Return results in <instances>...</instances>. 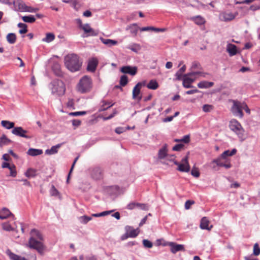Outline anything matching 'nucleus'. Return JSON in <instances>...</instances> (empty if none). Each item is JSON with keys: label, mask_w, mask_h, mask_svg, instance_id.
Segmentation results:
<instances>
[{"label": "nucleus", "mask_w": 260, "mask_h": 260, "mask_svg": "<svg viewBox=\"0 0 260 260\" xmlns=\"http://www.w3.org/2000/svg\"><path fill=\"white\" fill-rule=\"evenodd\" d=\"M132 51L137 53L140 50V46L137 44H134L128 47Z\"/></svg>", "instance_id": "a18cd8bd"}, {"label": "nucleus", "mask_w": 260, "mask_h": 260, "mask_svg": "<svg viewBox=\"0 0 260 260\" xmlns=\"http://www.w3.org/2000/svg\"><path fill=\"white\" fill-rule=\"evenodd\" d=\"M168 151V145L167 144H165L158 150L157 154L158 159H165L167 156H169Z\"/></svg>", "instance_id": "4468645a"}, {"label": "nucleus", "mask_w": 260, "mask_h": 260, "mask_svg": "<svg viewBox=\"0 0 260 260\" xmlns=\"http://www.w3.org/2000/svg\"><path fill=\"white\" fill-rule=\"evenodd\" d=\"M27 153L29 155L35 156L42 154L43 150L39 149L29 148Z\"/></svg>", "instance_id": "c756f323"}, {"label": "nucleus", "mask_w": 260, "mask_h": 260, "mask_svg": "<svg viewBox=\"0 0 260 260\" xmlns=\"http://www.w3.org/2000/svg\"><path fill=\"white\" fill-rule=\"evenodd\" d=\"M226 50L231 56L235 55L237 53V48L234 44H228Z\"/></svg>", "instance_id": "5701e85b"}, {"label": "nucleus", "mask_w": 260, "mask_h": 260, "mask_svg": "<svg viewBox=\"0 0 260 260\" xmlns=\"http://www.w3.org/2000/svg\"><path fill=\"white\" fill-rule=\"evenodd\" d=\"M170 247V251L173 254H175L179 251H184L185 250L184 245L178 244L174 242H172Z\"/></svg>", "instance_id": "9d476101"}, {"label": "nucleus", "mask_w": 260, "mask_h": 260, "mask_svg": "<svg viewBox=\"0 0 260 260\" xmlns=\"http://www.w3.org/2000/svg\"><path fill=\"white\" fill-rule=\"evenodd\" d=\"M229 127L232 131L237 135L241 141L245 139V130L237 120L236 119H231L229 122Z\"/></svg>", "instance_id": "7ed1b4c3"}, {"label": "nucleus", "mask_w": 260, "mask_h": 260, "mask_svg": "<svg viewBox=\"0 0 260 260\" xmlns=\"http://www.w3.org/2000/svg\"><path fill=\"white\" fill-rule=\"evenodd\" d=\"M190 19L193 21L194 23L198 25H204L206 22L204 18L200 15L192 17Z\"/></svg>", "instance_id": "412c9836"}, {"label": "nucleus", "mask_w": 260, "mask_h": 260, "mask_svg": "<svg viewBox=\"0 0 260 260\" xmlns=\"http://www.w3.org/2000/svg\"><path fill=\"white\" fill-rule=\"evenodd\" d=\"M125 230L128 233V235L130 238H135L139 234V232H138L137 230L134 229L132 226L129 225L125 226Z\"/></svg>", "instance_id": "6ab92c4d"}, {"label": "nucleus", "mask_w": 260, "mask_h": 260, "mask_svg": "<svg viewBox=\"0 0 260 260\" xmlns=\"http://www.w3.org/2000/svg\"><path fill=\"white\" fill-rule=\"evenodd\" d=\"M66 68L72 72L79 71L82 66V62L79 61V56L75 54L67 55L64 58Z\"/></svg>", "instance_id": "f257e3e1"}, {"label": "nucleus", "mask_w": 260, "mask_h": 260, "mask_svg": "<svg viewBox=\"0 0 260 260\" xmlns=\"http://www.w3.org/2000/svg\"><path fill=\"white\" fill-rule=\"evenodd\" d=\"M79 156H77V157L75 158V159H74V162H73V164H72V166H71V169H70V170L69 173V174H68V178H67V182H69V178H70V175H71V173H72V171H73V169H74V166H75V164H76V161H77V160H78V158H79Z\"/></svg>", "instance_id": "864d4df0"}, {"label": "nucleus", "mask_w": 260, "mask_h": 260, "mask_svg": "<svg viewBox=\"0 0 260 260\" xmlns=\"http://www.w3.org/2000/svg\"><path fill=\"white\" fill-rule=\"evenodd\" d=\"M158 83L155 80H151L147 84V87L148 89L152 90H155L158 87Z\"/></svg>", "instance_id": "f704fd0d"}, {"label": "nucleus", "mask_w": 260, "mask_h": 260, "mask_svg": "<svg viewBox=\"0 0 260 260\" xmlns=\"http://www.w3.org/2000/svg\"><path fill=\"white\" fill-rule=\"evenodd\" d=\"M186 70V66H183L175 74L176 77L175 80L180 81L182 79L183 76L182 73H184Z\"/></svg>", "instance_id": "bb28decb"}, {"label": "nucleus", "mask_w": 260, "mask_h": 260, "mask_svg": "<svg viewBox=\"0 0 260 260\" xmlns=\"http://www.w3.org/2000/svg\"><path fill=\"white\" fill-rule=\"evenodd\" d=\"M7 41L10 44H14L16 41V35L14 33H9L7 35Z\"/></svg>", "instance_id": "c9c22d12"}, {"label": "nucleus", "mask_w": 260, "mask_h": 260, "mask_svg": "<svg viewBox=\"0 0 260 260\" xmlns=\"http://www.w3.org/2000/svg\"><path fill=\"white\" fill-rule=\"evenodd\" d=\"M17 11L25 12L27 6L22 0H14L13 4Z\"/></svg>", "instance_id": "9b49d317"}, {"label": "nucleus", "mask_w": 260, "mask_h": 260, "mask_svg": "<svg viewBox=\"0 0 260 260\" xmlns=\"http://www.w3.org/2000/svg\"><path fill=\"white\" fill-rule=\"evenodd\" d=\"M214 85V83L212 82H208L206 81H201L198 84V86L200 88H208Z\"/></svg>", "instance_id": "c85d7f7f"}, {"label": "nucleus", "mask_w": 260, "mask_h": 260, "mask_svg": "<svg viewBox=\"0 0 260 260\" xmlns=\"http://www.w3.org/2000/svg\"><path fill=\"white\" fill-rule=\"evenodd\" d=\"M191 174L195 177H199L200 174L198 169L193 167L191 171Z\"/></svg>", "instance_id": "6e6d98bb"}, {"label": "nucleus", "mask_w": 260, "mask_h": 260, "mask_svg": "<svg viewBox=\"0 0 260 260\" xmlns=\"http://www.w3.org/2000/svg\"><path fill=\"white\" fill-rule=\"evenodd\" d=\"M9 169L10 171V175L13 177H16L17 175V172L16 171L15 166L14 165H12V166Z\"/></svg>", "instance_id": "3c124183"}, {"label": "nucleus", "mask_w": 260, "mask_h": 260, "mask_svg": "<svg viewBox=\"0 0 260 260\" xmlns=\"http://www.w3.org/2000/svg\"><path fill=\"white\" fill-rule=\"evenodd\" d=\"M81 121L78 119H74L72 120V124L75 126H79L80 125Z\"/></svg>", "instance_id": "0e129e2a"}, {"label": "nucleus", "mask_w": 260, "mask_h": 260, "mask_svg": "<svg viewBox=\"0 0 260 260\" xmlns=\"http://www.w3.org/2000/svg\"><path fill=\"white\" fill-rule=\"evenodd\" d=\"M52 70L56 76L59 77L62 76V72L60 69V66L58 64H54L52 67Z\"/></svg>", "instance_id": "a19ab883"}, {"label": "nucleus", "mask_w": 260, "mask_h": 260, "mask_svg": "<svg viewBox=\"0 0 260 260\" xmlns=\"http://www.w3.org/2000/svg\"><path fill=\"white\" fill-rule=\"evenodd\" d=\"M237 150L236 148H234L232 150V151H230L229 150L224 151L221 155L220 158L222 159H225L228 156H231L235 155Z\"/></svg>", "instance_id": "a878e982"}, {"label": "nucleus", "mask_w": 260, "mask_h": 260, "mask_svg": "<svg viewBox=\"0 0 260 260\" xmlns=\"http://www.w3.org/2000/svg\"><path fill=\"white\" fill-rule=\"evenodd\" d=\"M55 39V35L52 33H47L46 37L42 39V41L45 42L49 43L53 41Z\"/></svg>", "instance_id": "58836bf2"}, {"label": "nucleus", "mask_w": 260, "mask_h": 260, "mask_svg": "<svg viewBox=\"0 0 260 260\" xmlns=\"http://www.w3.org/2000/svg\"><path fill=\"white\" fill-rule=\"evenodd\" d=\"M184 145L182 144H176L172 148L173 151H179L184 147Z\"/></svg>", "instance_id": "bf43d9fd"}, {"label": "nucleus", "mask_w": 260, "mask_h": 260, "mask_svg": "<svg viewBox=\"0 0 260 260\" xmlns=\"http://www.w3.org/2000/svg\"><path fill=\"white\" fill-rule=\"evenodd\" d=\"M209 221L206 217H203L200 222V227L202 230H207L210 231L213 227L212 225H209Z\"/></svg>", "instance_id": "f3484780"}, {"label": "nucleus", "mask_w": 260, "mask_h": 260, "mask_svg": "<svg viewBox=\"0 0 260 260\" xmlns=\"http://www.w3.org/2000/svg\"><path fill=\"white\" fill-rule=\"evenodd\" d=\"M143 244L146 248H150L153 246V243L147 239H144L143 240Z\"/></svg>", "instance_id": "8fccbe9b"}, {"label": "nucleus", "mask_w": 260, "mask_h": 260, "mask_svg": "<svg viewBox=\"0 0 260 260\" xmlns=\"http://www.w3.org/2000/svg\"><path fill=\"white\" fill-rule=\"evenodd\" d=\"M102 102L103 103V104L99 110V112L105 111L113 106L114 104V103H111V102H106L105 101H102Z\"/></svg>", "instance_id": "7c9ffc66"}, {"label": "nucleus", "mask_w": 260, "mask_h": 260, "mask_svg": "<svg viewBox=\"0 0 260 260\" xmlns=\"http://www.w3.org/2000/svg\"><path fill=\"white\" fill-rule=\"evenodd\" d=\"M250 9L253 11H255L257 10H259V9H260V5H251L250 7Z\"/></svg>", "instance_id": "774afa93"}, {"label": "nucleus", "mask_w": 260, "mask_h": 260, "mask_svg": "<svg viewBox=\"0 0 260 260\" xmlns=\"http://www.w3.org/2000/svg\"><path fill=\"white\" fill-rule=\"evenodd\" d=\"M181 80L183 81L182 85L184 87L186 88H189L193 87L191 85V83L194 82V79L189 77H186V76H183V77Z\"/></svg>", "instance_id": "a211bd4d"}, {"label": "nucleus", "mask_w": 260, "mask_h": 260, "mask_svg": "<svg viewBox=\"0 0 260 260\" xmlns=\"http://www.w3.org/2000/svg\"><path fill=\"white\" fill-rule=\"evenodd\" d=\"M17 26L18 27L21 28L19 30V32L20 34H24L27 32V26L26 24L20 22L18 24Z\"/></svg>", "instance_id": "4c0bfd02"}, {"label": "nucleus", "mask_w": 260, "mask_h": 260, "mask_svg": "<svg viewBox=\"0 0 260 260\" xmlns=\"http://www.w3.org/2000/svg\"><path fill=\"white\" fill-rule=\"evenodd\" d=\"M128 83V78L126 75H123L120 77L119 84L121 86H125Z\"/></svg>", "instance_id": "79ce46f5"}, {"label": "nucleus", "mask_w": 260, "mask_h": 260, "mask_svg": "<svg viewBox=\"0 0 260 260\" xmlns=\"http://www.w3.org/2000/svg\"><path fill=\"white\" fill-rule=\"evenodd\" d=\"M12 133L16 136L26 138L27 139H29L32 138L31 136L27 135L28 131L24 129L21 126H17L14 127L12 131Z\"/></svg>", "instance_id": "0eeeda50"}, {"label": "nucleus", "mask_w": 260, "mask_h": 260, "mask_svg": "<svg viewBox=\"0 0 260 260\" xmlns=\"http://www.w3.org/2000/svg\"><path fill=\"white\" fill-rule=\"evenodd\" d=\"M126 30H129L130 33L133 36H136L138 32V27L137 23H133L128 25L126 28Z\"/></svg>", "instance_id": "cd10ccee"}, {"label": "nucleus", "mask_w": 260, "mask_h": 260, "mask_svg": "<svg viewBox=\"0 0 260 260\" xmlns=\"http://www.w3.org/2000/svg\"><path fill=\"white\" fill-rule=\"evenodd\" d=\"M253 254L255 256H258L260 254V247L258 243H255L253 246Z\"/></svg>", "instance_id": "de8ad7c7"}, {"label": "nucleus", "mask_w": 260, "mask_h": 260, "mask_svg": "<svg viewBox=\"0 0 260 260\" xmlns=\"http://www.w3.org/2000/svg\"><path fill=\"white\" fill-rule=\"evenodd\" d=\"M213 108V106L212 105L205 104L203 106V111L205 112H209Z\"/></svg>", "instance_id": "5fc2aeb1"}, {"label": "nucleus", "mask_w": 260, "mask_h": 260, "mask_svg": "<svg viewBox=\"0 0 260 260\" xmlns=\"http://www.w3.org/2000/svg\"><path fill=\"white\" fill-rule=\"evenodd\" d=\"M23 21L27 23H33L36 21V18L33 15L24 16L22 17Z\"/></svg>", "instance_id": "ea45409f"}, {"label": "nucleus", "mask_w": 260, "mask_h": 260, "mask_svg": "<svg viewBox=\"0 0 260 260\" xmlns=\"http://www.w3.org/2000/svg\"><path fill=\"white\" fill-rule=\"evenodd\" d=\"M114 211V210H110V211H104V212H101L99 213L93 214L92 215V216L95 217H99L106 216V215L110 214L111 213L113 212Z\"/></svg>", "instance_id": "37998d69"}, {"label": "nucleus", "mask_w": 260, "mask_h": 260, "mask_svg": "<svg viewBox=\"0 0 260 260\" xmlns=\"http://www.w3.org/2000/svg\"><path fill=\"white\" fill-rule=\"evenodd\" d=\"M243 110H244L247 114H250V110L248 108L247 105L245 102H243Z\"/></svg>", "instance_id": "338daca9"}, {"label": "nucleus", "mask_w": 260, "mask_h": 260, "mask_svg": "<svg viewBox=\"0 0 260 260\" xmlns=\"http://www.w3.org/2000/svg\"><path fill=\"white\" fill-rule=\"evenodd\" d=\"M3 229L6 231H14V229L12 227V226L7 222L4 223L2 224Z\"/></svg>", "instance_id": "09e8293b"}, {"label": "nucleus", "mask_w": 260, "mask_h": 260, "mask_svg": "<svg viewBox=\"0 0 260 260\" xmlns=\"http://www.w3.org/2000/svg\"><path fill=\"white\" fill-rule=\"evenodd\" d=\"M50 193L52 196H57L59 194L58 191L55 187L54 185H52L50 190Z\"/></svg>", "instance_id": "603ef678"}, {"label": "nucleus", "mask_w": 260, "mask_h": 260, "mask_svg": "<svg viewBox=\"0 0 260 260\" xmlns=\"http://www.w3.org/2000/svg\"><path fill=\"white\" fill-rule=\"evenodd\" d=\"M28 246L31 249L36 250L41 255H44L45 246L43 241L35 240L32 238H29L28 240Z\"/></svg>", "instance_id": "423d86ee"}, {"label": "nucleus", "mask_w": 260, "mask_h": 260, "mask_svg": "<svg viewBox=\"0 0 260 260\" xmlns=\"http://www.w3.org/2000/svg\"><path fill=\"white\" fill-rule=\"evenodd\" d=\"M136 208H138L144 211H148L149 210V206L146 204L136 203Z\"/></svg>", "instance_id": "c03bdc74"}, {"label": "nucleus", "mask_w": 260, "mask_h": 260, "mask_svg": "<svg viewBox=\"0 0 260 260\" xmlns=\"http://www.w3.org/2000/svg\"><path fill=\"white\" fill-rule=\"evenodd\" d=\"M231 102L233 103V105L231 108V112L234 116L242 118L244 116L243 102H241L238 100H231Z\"/></svg>", "instance_id": "39448f33"}, {"label": "nucleus", "mask_w": 260, "mask_h": 260, "mask_svg": "<svg viewBox=\"0 0 260 260\" xmlns=\"http://www.w3.org/2000/svg\"><path fill=\"white\" fill-rule=\"evenodd\" d=\"M80 221L83 224H86L88 222L92 219L91 216L83 215L80 217Z\"/></svg>", "instance_id": "49530a36"}, {"label": "nucleus", "mask_w": 260, "mask_h": 260, "mask_svg": "<svg viewBox=\"0 0 260 260\" xmlns=\"http://www.w3.org/2000/svg\"><path fill=\"white\" fill-rule=\"evenodd\" d=\"M86 111H77V112H71L69 114L70 115L74 116H81V115H84L86 114Z\"/></svg>", "instance_id": "13d9d810"}, {"label": "nucleus", "mask_w": 260, "mask_h": 260, "mask_svg": "<svg viewBox=\"0 0 260 260\" xmlns=\"http://www.w3.org/2000/svg\"><path fill=\"white\" fill-rule=\"evenodd\" d=\"M62 144V143L58 144L55 146L51 147L50 149H47L45 151V154L48 155H52L57 153L58 149L61 147Z\"/></svg>", "instance_id": "b1692460"}, {"label": "nucleus", "mask_w": 260, "mask_h": 260, "mask_svg": "<svg viewBox=\"0 0 260 260\" xmlns=\"http://www.w3.org/2000/svg\"><path fill=\"white\" fill-rule=\"evenodd\" d=\"M136 203L135 202H131L126 206V208L128 210H133L136 208Z\"/></svg>", "instance_id": "680f3d73"}, {"label": "nucleus", "mask_w": 260, "mask_h": 260, "mask_svg": "<svg viewBox=\"0 0 260 260\" xmlns=\"http://www.w3.org/2000/svg\"><path fill=\"white\" fill-rule=\"evenodd\" d=\"M115 132L118 134H120L124 132V129L122 127H118L115 128Z\"/></svg>", "instance_id": "69168bd1"}, {"label": "nucleus", "mask_w": 260, "mask_h": 260, "mask_svg": "<svg viewBox=\"0 0 260 260\" xmlns=\"http://www.w3.org/2000/svg\"><path fill=\"white\" fill-rule=\"evenodd\" d=\"M220 17L222 18V20L224 21H231L235 18V16L231 12H223L220 14Z\"/></svg>", "instance_id": "393cba45"}, {"label": "nucleus", "mask_w": 260, "mask_h": 260, "mask_svg": "<svg viewBox=\"0 0 260 260\" xmlns=\"http://www.w3.org/2000/svg\"><path fill=\"white\" fill-rule=\"evenodd\" d=\"M98 59L95 57H92L88 61L87 70L88 71L94 72L98 64Z\"/></svg>", "instance_id": "f8f14e48"}, {"label": "nucleus", "mask_w": 260, "mask_h": 260, "mask_svg": "<svg viewBox=\"0 0 260 260\" xmlns=\"http://www.w3.org/2000/svg\"><path fill=\"white\" fill-rule=\"evenodd\" d=\"M51 91L52 94L60 96L63 95L66 91L65 85L63 81L59 79H54L48 85Z\"/></svg>", "instance_id": "f03ea898"}, {"label": "nucleus", "mask_w": 260, "mask_h": 260, "mask_svg": "<svg viewBox=\"0 0 260 260\" xmlns=\"http://www.w3.org/2000/svg\"><path fill=\"white\" fill-rule=\"evenodd\" d=\"M12 141L7 138L5 135H3L1 137H0V147H2L4 145H6L11 143Z\"/></svg>", "instance_id": "72a5a7b5"}, {"label": "nucleus", "mask_w": 260, "mask_h": 260, "mask_svg": "<svg viewBox=\"0 0 260 260\" xmlns=\"http://www.w3.org/2000/svg\"><path fill=\"white\" fill-rule=\"evenodd\" d=\"M92 87L91 79L84 76L79 81L77 84V90L81 93H85L90 91Z\"/></svg>", "instance_id": "20e7f679"}, {"label": "nucleus", "mask_w": 260, "mask_h": 260, "mask_svg": "<svg viewBox=\"0 0 260 260\" xmlns=\"http://www.w3.org/2000/svg\"><path fill=\"white\" fill-rule=\"evenodd\" d=\"M10 216L14 217V215L11 213L8 209L4 208L1 210H0V219H5Z\"/></svg>", "instance_id": "4be33fe9"}, {"label": "nucleus", "mask_w": 260, "mask_h": 260, "mask_svg": "<svg viewBox=\"0 0 260 260\" xmlns=\"http://www.w3.org/2000/svg\"><path fill=\"white\" fill-rule=\"evenodd\" d=\"M174 165L178 166L177 170L182 172H188L190 170L189 164H184L179 163L175 159L173 160Z\"/></svg>", "instance_id": "dca6fc26"}, {"label": "nucleus", "mask_w": 260, "mask_h": 260, "mask_svg": "<svg viewBox=\"0 0 260 260\" xmlns=\"http://www.w3.org/2000/svg\"><path fill=\"white\" fill-rule=\"evenodd\" d=\"M101 40L103 43L108 45L109 47L115 45L117 44V42L116 41L109 39H104L103 38H101Z\"/></svg>", "instance_id": "473e14b6"}, {"label": "nucleus", "mask_w": 260, "mask_h": 260, "mask_svg": "<svg viewBox=\"0 0 260 260\" xmlns=\"http://www.w3.org/2000/svg\"><path fill=\"white\" fill-rule=\"evenodd\" d=\"M2 125L6 128V129H10L15 127V123L13 122H11L8 120H2L1 121Z\"/></svg>", "instance_id": "2f4dec72"}, {"label": "nucleus", "mask_w": 260, "mask_h": 260, "mask_svg": "<svg viewBox=\"0 0 260 260\" xmlns=\"http://www.w3.org/2000/svg\"><path fill=\"white\" fill-rule=\"evenodd\" d=\"M36 170L32 168H29L25 172L24 174L27 178H33L36 176Z\"/></svg>", "instance_id": "e433bc0d"}, {"label": "nucleus", "mask_w": 260, "mask_h": 260, "mask_svg": "<svg viewBox=\"0 0 260 260\" xmlns=\"http://www.w3.org/2000/svg\"><path fill=\"white\" fill-rule=\"evenodd\" d=\"M6 253L11 260H27L24 257L21 256L12 252L10 249L7 250Z\"/></svg>", "instance_id": "aec40b11"}, {"label": "nucleus", "mask_w": 260, "mask_h": 260, "mask_svg": "<svg viewBox=\"0 0 260 260\" xmlns=\"http://www.w3.org/2000/svg\"><path fill=\"white\" fill-rule=\"evenodd\" d=\"M85 33L88 34L87 36H96L98 35V31L92 28L88 23L84 25L82 28Z\"/></svg>", "instance_id": "ddd939ff"}, {"label": "nucleus", "mask_w": 260, "mask_h": 260, "mask_svg": "<svg viewBox=\"0 0 260 260\" xmlns=\"http://www.w3.org/2000/svg\"><path fill=\"white\" fill-rule=\"evenodd\" d=\"M120 70L122 73L135 76L137 73L138 68L136 66H125L122 67Z\"/></svg>", "instance_id": "6e6552de"}, {"label": "nucleus", "mask_w": 260, "mask_h": 260, "mask_svg": "<svg viewBox=\"0 0 260 260\" xmlns=\"http://www.w3.org/2000/svg\"><path fill=\"white\" fill-rule=\"evenodd\" d=\"M182 142L185 144L188 143L190 141V136L189 135L184 136L182 139H181Z\"/></svg>", "instance_id": "e2e57ef3"}, {"label": "nucleus", "mask_w": 260, "mask_h": 260, "mask_svg": "<svg viewBox=\"0 0 260 260\" xmlns=\"http://www.w3.org/2000/svg\"><path fill=\"white\" fill-rule=\"evenodd\" d=\"M221 159V158L220 157H218L216 159H214L212 161V163H214L216 165V166H218V167H222V166H223V164H224L223 162H221L220 161V159Z\"/></svg>", "instance_id": "4d7b16f0"}, {"label": "nucleus", "mask_w": 260, "mask_h": 260, "mask_svg": "<svg viewBox=\"0 0 260 260\" xmlns=\"http://www.w3.org/2000/svg\"><path fill=\"white\" fill-rule=\"evenodd\" d=\"M145 84V82H138L135 85L133 90V98L134 99H137L139 101L141 100L142 96H138V95L140 93L141 88L142 86H144Z\"/></svg>", "instance_id": "1a4fd4ad"}, {"label": "nucleus", "mask_w": 260, "mask_h": 260, "mask_svg": "<svg viewBox=\"0 0 260 260\" xmlns=\"http://www.w3.org/2000/svg\"><path fill=\"white\" fill-rule=\"evenodd\" d=\"M30 238H32L35 240H38L41 241H43L44 238L42 233L35 229H33L31 230L30 232Z\"/></svg>", "instance_id": "2eb2a0df"}, {"label": "nucleus", "mask_w": 260, "mask_h": 260, "mask_svg": "<svg viewBox=\"0 0 260 260\" xmlns=\"http://www.w3.org/2000/svg\"><path fill=\"white\" fill-rule=\"evenodd\" d=\"M194 204V202L192 200H187L185 203V208L186 210L189 209L190 206Z\"/></svg>", "instance_id": "052dcab7"}]
</instances>
